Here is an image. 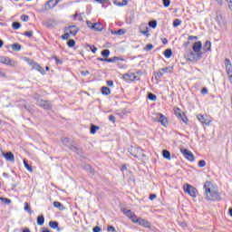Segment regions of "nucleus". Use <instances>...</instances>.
Returning a JSON list of instances; mask_svg holds the SVG:
<instances>
[{
	"label": "nucleus",
	"instance_id": "58836bf2",
	"mask_svg": "<svg viewBox=\"0 0 232 232\" xmlns=\"http://www.w3.org/2000/svg\"><path fill=\"white\" fill-rule=\"evenodd\" d=\"M173 27L177 28V26H180V24H182V20L180 19H175L172 23Z\"/></svg>",
	"mask_w": 232,
	"mask_h": 232
},
{
	"label": "nucleus",
	"instance_id": "39448f33",
	"mask_svg": "<svg viewBox=\"0 0 232 232\" xmlns=\"http://www.w3.org/2000/svg\"><path fill=\"white\" fill-rule=\"evenodd\" d=\"M132 222L134 224H139V226H141V227H145L147 229H150V227H151V224L148 220H146L142 218H138L137 219H132Z\"/></svg>",
	"mask_w": 232,
	"mask_h": 232
},
{
	"label": "nucleus",
	"instance_id": "79ce46f5",
	"mask_svg": "<svg viewBox=\"0 0 232 232\" xmlns=\"http://www.w3.org/2000/svg\"><path fill=\"white\" fill-rule=\"evenodd\" d=\"M24 211H27V213L32 214V208H30V205L28 204V202L24 203Z\"/></svg>",
	"mask_w": 232,
	"mask_h": 232
},
{
	"label": "nucleus",
	"instance_id": "473e14b6",
	"mask_svg": "<svg viewBox=\"0 0 232 232\" xmlns=\"http://www.w3.org/2000/svg\"><path fill=\"white\" fill-rule=\"evenodd\" d=\"M13 52H21V44H13L11 45Z\"/></svg>",
	"mask_w": 232,
	"mask_h": 232
},
{
	"label": "nucleus",
	"instance_id": "f03ea898",
	"mask_svg": "<svg viewBox=\"0 0 232 232\" xmlns=\"http://www.w3.org/2000/svg\"><path fill=\"white\" fill-rule=\"evenodd\" d=\"M192 50L193 51L188 53V61H200L202 55H204L202 53V42H195L192 45Z\"/></svg>",
	"mask_w": 232,
	"mask_h": 232
},
{
	"label": "nucleus",
	"instance_id": "864d4df0",
	"mask_svg": "<svg viewBox=\"0 0 232 232\" xmlns=\"http://www.w3.org/2000/svg\"><path fill=\"white\" fill-rule=\"evenodd\" d=\"M198 168H205L206 167V160H200L198 163Z\"/></svg>",
	"mask_w": 232,
	"mask_h": 232
},
{
	"label": "nucleus",
	"instance_id": "4be33fe9",
	"mask_svg": "<svg viewBox=\"0 0 232 232\" xmlns=\"http://www.w3.org/2000/svg\"><path fill=\"white\" fill-rule=\"evenodd\" d=\"M49 227L52 229H57V231H61V229L59 228V222H57V221H50Z\"/></svg>",
	"mask_w": 232,
	"mask_h": 232
},
{
	"label": "nucleus",
	"instance_id": "49530a36",
	"mask_svg": "<svg viewBox=\"0 0 232 232\" xmlns=\"http://www.w3.org/2000/svg\"><path fill=\"white\" fill-rule=\"evenodd\" d=\"M143 50H144L145 52H151V50H153V44H148L143 48Z\"/></svg>",
	"mask_w": 232,
	"mask_h": 232
},
{
	"label": "nucleus",
	"instance_id": "680f3d73",
	"mask_svg": "<svg viewBox=\"0 0 232 232\" xmlns=\"http://www.w3.org/2000/svg\"><path fill=\"white\" fill-rule=\"evenodd\" d=\"M109 121H110L111 122H112L113 124H115V122H116L117 120H115V116H113L112 114H111V115L109 116Z\"/></svg>",
	"mask_w": 232,
	"mask_h": 232
},
{
	"label": "nucleus",
	"instance_id": "ddd939ff",
	"mask_svg": "<svg viewBox=\"0 0 232 232\" xmlns=\"http://www.w3.org/2000/svg\"><path fill=\"white\" fill-rule=\"evenodd\" d=\"M122 213H123V215H126V217L130 218V220H135L134 218H137V215H135V213L131 212L130 209L123 208Z\"/></svg>",
	"mask_w": 232,
	"mask_h": 232
},
{
	"label": "nucleus",
	"instance_id": "f704fd0d",
	"mask_svg": "<svg viewBox=\"0 0 232 232\" xmlns=\"http://www.w3.org/2000/svg\"><path fill=\"white\" fill-rule=\"evenodd\" d=\"M55 0H49L46 2L45 6H49V8H53L56 6Z\"/></svg>",
	"mask_w": 232,
	"mask_h": 232
},
{
	"label": "nucleus",
	"instance_id": "cd10ccee",
	"mask_svg": "<svg viewBox=\"0 0 232 232\" xmlns=\"http://www.w3.org/2000/svg\"><path fill=\"white\" fill-rule=\"evenodd\" d=\"M101 92L102 95H110L111 93V90L106 86L102 87Z\"/></svg>",
	"mask_w": 232,
	"mask_h": 232
},
{
	"label": "nucleus",
	"instance_id": "f8f14e48",
	"mask_svg": "<svg viewBox=\"0 0 232 232\" xmlns=\"http://www.w3.org/2000/svg\"><path fill=\"white\" fill-rule=\"evenodd\" d=\"M2 157L5 158V160H8L9 162H14L15 160V156H14V153L12 151L8 152H2Z\"/></svg>",
	"mask_w": 232,
	"mask_h": 232
},
{
	"label": "nucleus",
	"instance_id": "b1692460",
	"mask_svg": "<svg viewBox=\"0 0 232 232\" xmlns=\"http://www.w3.org/2000/svg\"><path fill=\"white\" fill-rule=\"evenodd\" d=\"M163 159H167V160H171V152L168 150H163L162 151Z\"/></svg>",
	"mask_w": 232,
	"mask_h": 232
},
{
	"label": "nucleus",
	"instance_id": "2f4dec72",
	"mask_svg": "<svg viewBox=\"0 0 232 232\" xmlns=\"http://www.w3.org/2000/svg\"><path fill=\"white\" fill-rule=\"evenodd\" d=\"M171 55H173V51L171 49H167L164 51V56L166 59H171Z\"/></svg>",
	"mask_w": 232,
	"mask_h": 232
},
{
	"label": "nucleus",
	"instance_id": "aec40b11",
	"mask_svg": "<svg viewBox=\"0 0 232 232\" xmlns=\"http://www.w3.org/2000/svg\"><path fill=\"white\" fill-rule=\"evenodd\" d=\"M102 24L101 23H94L93 25H92V30L94 32H102Z\"/></svg>",
	"mask_w": 232,
	"mask_h": 232
},
{
	"label": "nucleus",
	"instance_id": "8fccbe9b",
	"mask_svg": "<svg viewBox=\"0 0 232 232\" xmlns=\"http://www.w3.org/2000/svg\"><path fill=\"white\" fill-rule=\"evenodd\" d=\"M21 20L24 21V23H28V21H30V16H28V14H22Z\"/></svg>",
	"mask_w": 232,
	"mask_h": 232
},
{
	"label": "nucleus",
	"instance_id": "dca6fc26",
	"mask_svg": "<svg viewBox=\"0 0 232 232\" xmlns=\"http://www.w3.org/2000/svg\"><path fill=\"white\" fill-rule=\"evenodd\" d=\"M67 30H69V34H71V35H77L79 32V28L75 25L68 26Z\"/></svg>",
	"mask_w": 232,
	"mask_h": 232
},
{
	"label": "nucleus",
	"instance_id": "774afa93",
	"mask_svg": "<svg viewBox=\"0 0 232 232\" xmlns=\"http://www.w3.org/2000/svg\"><path fill=\"white\" fill-rule=\"evenodd\" d=\"M93 232H101L100 227H94L92 229Z\"/></svg>",
	"mask_w": 232,
	"mask_h": 232
},
{
	"label": "nucleus",
	"instance_id": "4c0bfd02",
	"mask_svg": "<svg viewBox=\"0 0 232 232\" xmlns=\"http://www.w3.org/2000/svg\"><path fill=\"white\" fill-rule=\"evenodd\" d=\"M86 47L89 48L92 53H97V47H95V45L86 44Z\"/></svg>",
	"mask_w": 232,
	"mask_h": 232
},
{
	"label": "nucleus",
	"instance_id": "e2e57ef3",
	"mask_svg": "<svg viewBox=\"0 0 232 232\" xmlns=\"http://www.w3.org/2000/svg\"><path fill=\"white\" fill-rule=\"evenodd\" d=\"M198 41V36H193V35H189L188 36V41Z\"/></svg>",
	"mask_w": 232,
	"mask_h": 232
},
{
	"label": "nucleus",
	"instance_id": "20e7f679",
	"mask_svg": "<svg viewBox=\"0 0 232 232\" xmlns=\"http://www.w3.org/2000/svg\"><path fill=\"white\" fill-rule=\"evenodd\" d=\"M183 189L185 193H188V195L193 197L194 198H196L197 195L198 194V190L195 187L188 183L183 186Z\"/></svg>",
	"mask_w": 232,
	"mask_h": 232
},
{
	"label": "nucleus",
	"instance_id": "7ed1b4c3",
	"mask_svg": "<svg viewBox=\"0 0 232 232\" xmlns=\"http://www.w3.org/2000/svg\"><path fill=\"white\" fill-rule=\"evenodd\" d=\"M63 145H65L71 151H74V153H78V155H82V150L79 148L76 142L70 138H62L61 139Z\"/></svg>",
	"mask_w": 232,
	"mask_h": 232
},
{
	"label": "nucleus",
	"instance_id": "7c9ffc66",
	"mask_svg": "<svg viewBox=\"0 0 232 232\" xmlns=\"http://www.w3.org/2000/svg\"><path fill=\"white\" fill-rule=\"evenodd\" d=\"M5 64H7V66L15 67V66H17V62H15L14 60H12L11 58L7 57V62H6Z\"/></svg>",
	"mask_w": 232,
	"mask_h": 232
},
{
	"label": "nucleus",
	"instance_id": "f3484780",
	"mask_svg": "<svg viewBox=\"0 0 232 232\" xmlns=\"http://www.w3.org/2000/svg\"><path fill=\"white\" fill-rule=\"evenodd\" d=\"M203 52H211V41L207 40L202 46Z\"/></svg>",
	"mask_w": 232,
	"mask_h": 232
},
{
	"label": "nucleus",
	"instance_id": "a211bd4d",
	"mask_svg": "<svg viewBox=\"0 0 232 232\" xmlns=\"http://www.w3.org/2000/svg\"><path fill=\"white\" fill-rule=\"evenodd\" d=\"M53 205L54 208H57V209H59L60 211H64L66 209V207H64V205H63V203L59 201L53 202Z\"/></svg>",
	"mask_w": 232,
	"mask_h": 232
},
{
	"label": "nucleus",
	"instance_id": "4d7b16f0",
	"mask_svg": "<svg viewBox=\"0 0 232 232\" xmlns=\"http://www.w3.org/2000/svg\"><path fill=\"white\" fill-rule=\"evenodd\" d=\"M62 39L63 41H68V39H70V33H65L62 35Z\"/></svg>",
	"mask_w": 232,
	"mask_h": 232
},
{
	"label": "nucleus",
	"instance_id": "6e6d98bb",
	"mask_svg": "<svg viewBox=\"0 0 232 232\" xmlns=\"http://www.w3.org/2000/svg\"><path fill=\"white\" fill-rule=\"evenodd\" d=\"M179 121H182V122H184V124H188V117L186 116V114H183L182 117L179 118Z\"/></svg>",
	"mask_w": 232,
	"mask_h": 232
},
{
	"label": "nucleus",
	"instance_id": "2eb2a0df",
	"mask_svg": "<svg viewBox=\"0 0 232 232\" xmlns=\"http://www.w3.org/2000/svg\"><path fill=\"white\" fill-rule=\"evenodd\" d=\"M33 70H36L37 72H39L42 75H45L46 72L44 71V68H43L42 66H40L38 63H34L33 65Z\"/></svg>",
	"mask_w": 232,
	"mask_h": 232
},
{
	"label": "nucleus",
	"instance_id": "bf43d9fd",
	"mask_svg": "<svg viewBox=\"0 0 232 232\" xmlns=\"http://www.w3.org/2000/svg\"><path fill=\"white\" fill-rule=\"evenodd\" d=\"M53 59L56 61V64H63V60H60L57 56L53 55Z\"/></svg>",
	"mask_w": 232,
	"mask_h": 232
},
{
	"label": "nucleus",
	"instance_id": "338daca9",
	"mask_svg": "<svg viewBox=\"0 0 232 232\" xmlns=\"http://www.w3.org/2000/svg\"><path fill=\"white\" fill-rule=\"evenodd\" d=\"M107 86L112 87L113 86V81H111V80L107 81Z\"/></svg>",
	"mask_w": 232,
	"mask_h": 232
},
{
	"label": "nucleus",
	"instance_id": "c03bdc74",
	"mask_svg": "<svg viewBox=\"0 0 232 232\" xmlns=\"http://www.w3.org/2000/svg\"><path fill=\"white\" fill-rule=\"evenodd\" d=\"M150 28H157V20H151L149 22Z\"/></svg>",
	"mask_w": 232,
	"mask_h": 232
},
{
	"label": "nucleus",
	"instance_id": "f257e3e1",
	"mask_svg": "<svg viewBox=\"0 0 232 232\" xmlns=\"http://www.w3.org/2000/svg\"><path fill=\"white\" fill-rule=\"evenodd\" d=\"M203 189L205 193V200L209 202H217V200H220V193L213 189V182L207 181L204 184Z\"/></svg>",
	"mask_w": 232,
	"mask_h": 232
},
{
	"label": "nucleus",
	"instance_id": "393cba45",
	"mask_svg": "<svg viewBox=\"0 0 232 232\" xmlns=\"http://www.w3.org/2000/svg\"><path fill=\"white\" fill-rule=\"evenodd\" d=\"M98 130H101V127H99L97 125H94V124H92L91 128H90V132H91L92 135H95L97 133Z\"/></svg>",
	"mask_w": 232,
	"mask_h": 232
},
{
	"label": "nucleus",
	"instance_id": "0e129e2a",
	"mask_svg": "<svg viewBox=\"0 0 232 232\" xmlns=\"http://www.w3.org/2000/svg\"><path fill=\"white\" fill-rule=\"evenodd\" d=\"M93 24H94V23L87 21V26H88V28H91V30H93Z\"/></svg>",
	"mask_w": 232,
	"mask_h": 232
},
{
	"label": "nucleus",
	"instance_id": "e433bc0d",
	"mask_svg": "<svg viewBox=\"0 0 232 232\" xmlns=\"http://www.w3.org/2000/svg\"><path fill=\"white\" fill-rule=\"evenodd\" d=\"M12 28H13V30H19V28H21V23L13 22L12 23Z\"/></svg>",
	"mask_w": 232,
	"mask_h": 232
},
{
	"label": "nucleus",
	"instance_id": "72a5a7b5",
	"mask_svg": "<svg viewBox=\"0 0 232 232\" xmlns=\"http://www.w3.org/2000/svg\"><path fill=\"white\" fill-rule=\"evenodd\" d=\"M84 169L85 171H88L91 175H95V170L90 165H85Z\"/></svg>",
	"mask_w": 232,
	"mask_h": 232
},
{
	"label": "nucleus",
	"instance_id": "69168bd1",
	"mask_svg": "<svg viewBox=\"0 0 232 232\" xmlns=\"http://www.w3.org/2000/svg\"><path fill=\"white\" fill-rule=\"evenodd\" d=\"M149 198H150V200H155V198H157V195L156 194H150Z\"/></svg>",
	"mask_w": 232,
	"mask_h": 232
},
{
	"label": "nucleus",
	"instance_id": "de8ad7c7",
	"mask_svg": "<svg viewBox=\"0 0 232 232\" xmlns=\"http://www.w3.org/2000/svg\"><path fill=\"white\" fill-rule=\"evenodd\" d=\"M67 46H68L69 48H73V46H75V40H73V39L69 40V41L67 42Z\"/></svg>",
	"mask_w": 232,
	"mask_h": 232
},
{
	"label": "nucleus",
	"instance_id": "603ef678",
	"mask_svg": "<svg viewBox=\"0 0 232 232\" xmlns=\"http://www.w3.org/2000/svg\"><path fill=\"white\" fill-rule=\"evenodd\" d=\"M7 61H8V56H0V63L2 64H6Z\"/></svg>",
	"mask_w": 232,
	"mask_h": 232
},
{
	"label": "nucleus",
	"instance_id": "412c9836",
	"mask_svg": "<svg viewBox=\"0 0 232 232\" xmlns=\"http://www.w3.org/2000/svg\"><path fill=\"white\" fill-rule=\"evenodd\" d=\"M216 21L218 24H223L224 18L222 17V14H220V12L216 13Z\"/></svg>",
	"mask_w": 232,
	"mask_h": 232
},
{
	"label": "nucleus",
	"instance_id": "c756f323",
	"mask_svg": "<svg viewBox=\"0 0 232 232\" xmlns=\"http://www.w3.org/2000/svg\"><path fill=\"white\" fill-rule=\"evenodd\" d=\"M36 223L38 226H44V216L41 215L37 217Z\"/></svg>",
	"mask_w": 232,
	"mask_h": 232
},
{
	"label": "nucleus",
	"instance_id": "bb28decb",
	"mask_svg": "<svg viewBox=\"0 0 232 232\" xmlns=\"http://www.w3.org/2000/svg\"><path fill=\"white\" fill-rule=\"evenodd\" d=\"M111 34H112V35H124V34H126V30L124 29H119L118 31H111Z\"/></svg>",
	"mask_w": 232,
	"mask_h": 232
},
{
	"label": "nucleus",
	"instance_id": "3c124183",
	"mask_svg": "<svg viewBox=\"0 0 232 232\" xmlns=\"http://www.w3.org/2000/svg\"><path fill=\"white\" fill-rule=\"evenodd\" d=\"M162 3L165 8H169V6L171 5V0H162Z\"/></svg>",
	"mask_w": 232,
	"mask_h": 232
},
{
	"label": "nucleus",
	"instance_id": "052dcab7",
	"mask_svg": "<svg viewBox=\"0 0 232 232\" xmlns=\"http://www.w3.org/2000/svg\"><path fill=\"white\" fill-rule=\"evenodd\" d=\"M208 87H204L201 89V95H208Z\"/></svg>",
	"mask_w": 232,
	"mask_h": 232
},
{
	"label": "nucleus",
	"instance_id": "423d86ee",
	"mask_svg": "<svg viewBox=\"0 0 232 232\" xmlns=\"http://www.w3.org/2000/svg\"><path fill=\"white\" fill-rule=\"evenodd\" d=\"M197 119L199 121V122H201V124H205V126H209V124H211V117H209L208 114H198Z\"/></svg>",
	"mask_w": 232,
	"mask_h": 232
},
{
	"label": "nucleus",
	"instance_id": "1a4fd4ad",
	"mask_svg": "<svg viewBox=\"0 0 232 232\" xmlns=\"http://www.w3.org/2000/svg\"><path fill=\"white\" fill-rule=\"evenodd\" d=\"M36 104L40 108H43V110H52V103L50 102V101L38 100Z\"/></svg>",
	"mask_w": 232,
	"mask_h": 232
},
{
	"label": "nucleus",
	"instance_id": "a18cd8bd",
	"mask_svg": "<svg viewBox=\"0 0 232 232\" xmlns=\"http://www.w3.org/2000/svg\"><path fill=\"white\" fill-rule=\"evenodd\" d=\"M154 75H155L156 79H158V77L159 78L162 77V75H164V72H162L161 69H160L158 72H154Z\"/></svg>",
	"mask_w": 232,
	"mask_h": 232
},
{
	"label": "nucleus",
	"instance_id": "c9c22d12",
	"mask_svg": "<svg viewBox=\"0 0 232 232\" xmlns=\"http://www.w3.org/2000/svg\"><path fill=\"white\" fill-rule=\"evenodd\" d=\"M102 57H104L105 59H108V57H110V50L109 49H104L102 51Z\"/></svg>",
	"mask_w": 232,
	"mask_h": 232
},
{
	"label": "nucleus",
	"instance_id": "c85d7f7f",
	"mask_svg": "<svg viewBox=\"0 0 232 232\" xmlns=\"http://www.w3.org/2000/svg\"><path fill=\"white\" fill-rule=\"evenodd\" d=\"M115 61H124V58H119V56H114L112 58H106V63H115Z\"/></svg>",
	"mask_w": 232,
	"mask_h": 232
},
{
	"label": "nucleus",
	"instance_id": "9d476101",
	"mask_svg": "<svg viewBox=\"0 0 232 232\" xmlns=\"http://www.w3.org/2000/svg\"><path fill=\"white\" fill-rule=\"evenodd\" d=\"M123 79L127 82H130L131 81H137V75H135V73H133V72H127V73L123 74Z\"/></svg>",
	"mask_w": 232,
	"mask_h": 232
},
{
	"label": "nucleus",
	"instance_id": "09e8293b",
	"mask_svg": "<svg viewBox=\"0 0 232 232\" xmlns=\"http://www.w3.org/2000/svg\"><path fill=\"white\" fill-rule=\"evenodd\" d=\"M183 114H184V112H182V111H180V109H178L177 111H175V115H176V117H178V119H180Z\"/></svg>",
	"mask_w": 232,
	"mask_h": 232
},
{
	"label": "nucleus",
	"instance_id": "ea45409f",
	"mask_svg": "<svg viewBox=\"0 0 232 232\" xmlns=\"http://www.w3.org/2000/svg\"><path fill=\"white\" fill-rule=\"evenodd\" d=\"M148 99L149 101H157V95H155L153 92H149Z\"/></svg>",
	"mask_w": 232,
	"mask_h": 232
},
{
	"label": "nucleus",
	"instance_id": "a19ab883",
	"mask_svg": "<svg viewBox=\"0 0 232 232\" xmlns=\"http://www.w3.org/2000/svg\"><path fill=\"white\" fill-rule=\"evenodd\" d=\"M0 200L2 202H4L5 204H6L8 206V204H11L12 203V199L8 198H2L0 197Z\"/></svg>",
	"mask_w": 232,
	"mask_h": 232
},
{
	"label": "nucleus",
	"instance_id": "6e6552de",
	"mask_svg": "<svg viewBox=\"0 0 232 232\" xmlns=\"http://www.w3.org/2000/svg\"><path fill=\"white\" fill-rule=\"evenodd\" d=\"M158 122H160L161 126H163V128H168V126H169V122L168 121V118H166V116H164V114L159 112L157 114L156 117Z\"/></svg>",
	"mask_w": 232,
	"mask_h": 232
},
{
	"label": "nucleus",
	"instance_id": "6ab92c4d",
	"mask_svg": "<svg viewBox=\"0 0 232 232\" xmlns=\"http://www.w3.org/2000/svg\"><path fill=\"white\" fill-rule=\"evenodd\" d=\"M129 0H114L113 5L116 6H126L128 5Z\"/></svg>",
	"mask_w": 232,
	"mask_h": 232
},
{
	"label": "nucleus",
	"instance_id": "5701e85b",
	"mask_svg": "<svg viewBox=\"0 0 232 232\" xmlns=\"http://www.w3.org/2000/svg\"><path fill=\"white\" fill-rule=\"evenodd\" d=\"M140 32L142 34V35H145V37H150V27L146 26L144 31H142V25L140 27Z\"/></svg>",
	"mask_w": 232,
	"mask_h": 232
},
{
	"label": "nucleus",
	"instance_id": "4468645a",
	"mask_svg": "<svg viewBox=\"0 0 232 232\" xmlns=\"http://www.w3.org/2000/svg\"><path fill=\"white\" fill-rule=\"evenodd\" d=\"M225 66H226L227 75L231 74L232 73V64H231V61L228 58L225 59Z\"/></svg>",
	"mask_w": 232,
	"mask_h": 232
},
{
	"label": "nucleus",
	"instance_id": "5fc2aeb1",
	"mask_svg": "<svg viewBox=\"0 0 232 232\" xmlns=\"http://www.w3.org/2000/svg\"><path fill=\"white\" fill-rule=\"evenodd\" d=\"M107 231L108 232H117V229H115V227L111 226V225H109L107 227Z\"/></svg>",
	"mask_w": 232,
	"mask_h": 232
},
{
	"label": "nucleus",
	"instance_id": "0eeeda50",
	"mask_svg": "<svg viewBox=\"0 0 232 232\" xmlns=\"http://www.w3.org/2000/svg\"><path fill=\"white\" fill-rule=\"evenodd\" d=\"M180 152L185 157V159H187V160H189L190 162L195 161V155L193 152H191V150L188 149H180Z\"/></svg>",
	"mask_w": 232,
	"mask_h": 232
},
{
	"label": "nucleus",
	"instance_id": "13d9d810",
	"mask_svg": "<svg viewBox=\"0 0 232 232\" xmlns=\"http://www.w3.org/2000/svg\"><path fill=\"white\" fill-rule=\"evenodd\" d=\"M24 35H25V37H34V31H27L24 34Z\"/></svg>",
	"mask_w": 232,
	"mask_h": 232
},
{
	"label": "nucleus",
	"instance_id": "37998d69",
	"mask_svg": "<svg viewBox=\"0 0 232 232\" xmlns=\"http://www.w3.org/2000/svg\"><path fill=\"white\" fill-rule=\"evenodd\" d=\"M161 72H163V73H171V72H173V68L171 67H165L161 69Z\"/></svg>",
	"mask_w": 232,
	"mask_h": 232
},
{
	"label": "nucleus",
	"instance_id": "9b49d317",
	"mask_svg": "<svg viewBox=\"0 0 232 232\" xmlns=\"http://www.w3.org/2000/svg\"><path fill=\"white\" fill-rule=\"evenodd\" d=\"M129 153H130V155H132V157H138L139 153L142 152V150L139 147H130L128 150Z\"/></svg>",
	"mask_w": 232,
	"mask_h": 232
},
{
	"label": "nucleus",
	"instance_id": "a878e982",
	"mask_svg": "<svg viewBox=\"0 0 232 232\" xmlns=\"http://www.w3.org/2000/svg\"><path fill=\"white\" fill-rule=\"evenodd\" d=\"M23 162L26 170L30 171V173H34V169L32 168V165L28 164V161L26 160H24Z\"/></svg>",
	"mask_w": 232,
	"mask_h": 232
}]
</instances>
